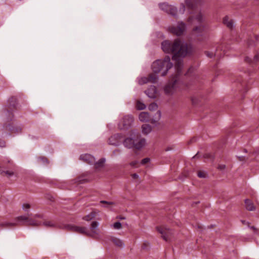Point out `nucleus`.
Segmentation results:
<instances>
[{"label": "nucleus", "mask_w": 259, "mask_h": 259, "mask_svg": "<svg viewBox=\"0 0 259 259\" xmlns=\"http://www.w3.org/2000/svg\"><path fill=\"white\" fill-rule=\"evenodd\" d=\"M161 48L165 53L174 54L172 59L175 62V68L179 74L183 67L182 58L191 52V48L184 41L177 39L172 43L168 40L163 41Z\"/></svg>", "instance_id": "f257e3e1"}, {"label": "nucleus", "mask_w": 259, "mask_h": 259, "mask_svg": "<svg viewBox=\"0 0 259 259\" xmlns=\"http://www.w3.org/2000/svg\"><path fill=\"white\" fill-rule=\"evenodd\" d=\"M172 66V64L170 62V57L167 56L163 60H158L154 61L152 64V69L154 72L153 74L157 75L158 73L161 71V75L165 76Z\"/></svg>", "instance_id": "f03ea898"}, {"label": "nucleus", "mask_w": 259, "mask_h": 259, "mask_svg": "<svg viewBox=\"0 0 259 259\" xmlns=\"http://www.w3.org/2000/svg\"><path fill=\"white\" fill-rule=\"evenodd\" d=\"M139 134L135 131H132L128 137L124 139L123 142V145L127 148H134L137 139L139 138Z\"/></svg>", "instance_id": "7ed1b4c3"}, {"label": "nucleus", "mask_w": 259, "mask_h": 259, "mask_svg": "<svg viewBox=\"0 0 259 259\" xmlns=\"http://www.w3.org/2000/svg\"><path fill=\"white\" fill-rule=\"evenodd\" d=\"M134 121V118L132 116L127 115L124 116L119 122L118 124V128L120 130L128 129L132 125Z\"/></svg>", "instance_id": "20e7f679"}, {"label": "nucleus", "mask_w": 259, "mask_h": 259, "mask_svg": "<svg viewBox=\"0 0 259 259\" xmlns=\"http://www.w3.org/2000/svg\"><path fill=\"white\" fill-rule=\"evenodd\" d=\"M186 24L182 22H179L177 25L170 26L168 28L169 32L177 36H180L183 34L186 30Z\"/></svg>", "instance_id": "39448f33"}, {"label": "nucleus", "mask_w": 259, "mask_h": 259, "mask_svg": "<svg viewBox=\"0 0 259 259\" xmlns=\"http://www.w3.org/2000/svg\"><path fill=\"white\" fill-rule=\"evenodd\" d=\"M99 223L96 221H93L91 227L88 229V236L94 238H98L100 236V230L99 229Z\"/></svg>", "instance_id": "423d86ee"}, {"label": "nucleus", "mask_w": 259, "mask_h": 259, "mask_svg": "<svg viewBox=\"0 0 259 259\" xmlns=\"http://www.w3.org/2000/svg\"><path fill=\"white\" fill-rule=\"evenodd\" d=\"M30 215H31V214L28 215H20L16 218V222L14 223L7 222L5 223H2L1 224V225L5 227H12L17 226L19 223L23 222H26V223H27Z\"/></svg>", "instance_id": "0eeeda50"}, {"label": "nucleus", "mask_w": 259, "mask_h": 259, "mask_svg": "<svg viewBox=\"0 0 259 259\" xmlns=\"http://www.w3.org/2000/svg\"><path fill=\"white\" fill-rule=\"evenodd\" d=\"M178 84V80L177 76L175 77L171 83H168L164 88V92L165 94L168 95H171L174 93L176 91Z\"/></svg>", "instance_id": "6e6552de"}, {"label": "nucleus", "mask_w": 259, "mask_h": 259, "mask_svg": "<svg viewBox=\"0 0 259 259\" xmlns=\"http://www.w3.org/2000/svg\"><path fill=\"white\" fill-rule=\"evenodd\" d=\"M158 232L161 234L162 238L165 241H168L170 237L172 235V232L166 227H157Z\"/></svg>", "instance_id": "1a4fd4ad"}, {"label": "nucleus", "mask_w": 259, "mask_h": 259, "mask_svg": "<svg viewBox=\"0 0 259 259\" xmlns=\"http://www.w3.org/2000/svg\"><path fill=\"white\" fill-rule=\"evenodd\" d=\"M205 21V17L201 12L196 13L194 16L190 17L188 21L192 24H201Z\"/></svg>", "instance_id": "9d476101"}, {"label": "nucleus", "mask_w": 259, "mask_h": 259, "mask_svg": "<svg viewBox=\"0 0 259 259\" xmlns=\"http://www.w3.org/2000/svg\"><path fill=\"white\" fill-rule=\"evenodd\" d=\"M158 79V76L155 74H150L148 77H143L139 79L138 82L140 84H143L148 82L155 83Z\"/></svg>", "instance_id": "9b49d317"}, {"label": "nucleus", "mask_w": 259, "mask_h": 259, "mask_svg": "<svg viewBox=\"0 0 259 259\" xmlns=\"http://www.w3.org/2000/svg\"><path fill=\"white\" fill-rule=\"evenodd\" d=\"M160 8L165 11L166 13L170 14L172 16H176L177 14V9L172 6H169L166 3L159 5Z\"/></svg>", "instance_id": "f8f14e48"}, {"label": "nucleus", "mask_w": 259, "mask_h": 259, "mask_svg": "<svg viewBox=\"0 0 259 259\" xmlns=\"http://www.w3.org/2000/svg\"><path fill=\"white\" fill-rule=\"evenodd\" d=\"M122 139V135L117 134L111 136L108 140V143L110 145L117 146L120 143Z\"/></svg>", "instance_id": "ddd939ff"}, {"label": "nucleus", "mask_w": 259, "mask_h": 259, "mask_svg": "<svg viewBox=\"0 0 259 259\" xmlns=\"http://www.w3.org/2000/svg\"><path fill=\"white\" fill-rule=\"evenodd\" d=\"M139 120L142 122H148L151 120L152 123H154L155 120L151 119V116L147 112H142L139 116Z\"/></svg>", "instance_id": "4468645a"}, {"label": "nucleus", "mask_w": 259, "mask_h": 259, "mask_svg": "<svg viewBox=\"0 0 259 259\" xmlns=\"http://www.w3.org/2000/svg\"><path fill=\"white\" fill-rule=\"evenodd\" d=\"M80 159L90 164H93L95 163V158L92 155L89 154L81 155L80 156Z\"/></svg>", "instance_id": "2eb2a0df"}, {"label": "nucleus", "mask_w": 259, "mask_h": 259, "mask_svg": "<svg viewBox=\"0 0 259 259\" xmlns=\"http://www.w3.org/2000/svg\"><path fill=\"white\" fill-rule=\"evenodd\" d=\"M71 229L76 233L88 236V228L85 227L72 226Z\"/></svg>", "instance_id": "dca6fc26"}, {"label": "nucleus", "mask_w": 259, "mask_h": 259, "mask_svg": "<svg viewBox=\"0 0 259 259\" xmlns=\"http://www.w3.org/2000/svg\"><path fill=\"white\" fill-rule=\"evenodd\" d=\"M146 95L150 98H155L156 96V89L155 86L151 85L147 90L145 91Z\"/></svg>", "instance_id": "f3484780"}, {"label": "nucleus", "mask_w": 259, "mask_h": 259, "mask_svg": "<svg viewBox=\"0 0 259 259\" xmlns=\"http://www.w3.org/2000/svg\"><path fill=\"white\" fill-rule=\"evenodd\" d=\"M146 144V139L144 138H138L134 146V148L137 149H141Z\"/></svg>", "instance_id": "a211bd4d"}, {"label": "nucleus", "mask_w": 259, "mask_h": 259, "mask_svg": "<svg viewBox=\"0 0 259 259\" xmlns=\"http://www.w3.org/2000/svg\"><path fill=\"white\" fill-rule=\"evenodd\" d=\"M245 208L247 210L249 211H253L255 209V207L254 206L253 202L249 199H245Z\"/></svg>", "instance_id": "6ab92c4d"}, {"label": "nucleus", "mask_w": 259, "mask_h": 259, "mask_svg": "<svg viewBox=\"0 0 259 259\" xmlns=\"http://www.w3.org/2000/svg\"><path fill=\"white\" fill-rule=\"evenodd\" d=\"M98 212L96 211H92L89 214L84 216L82 219L86 221H90L93 220L95 217L98 214Z\"/></svg>", "instance_id": "aec40b11"}, {"label": "nucleus", "mask_w": 259, "mask_h": 259, "mask_svg": "<svg viewBox=\"0 0 259 259\" xmlns=\"http://www.w3.org/2000/svg\"><path fill=\"white\" fill-rule=\"evenodd\" d=\"M223 23L230 29H232L234 27L233 21L232 19H230L228 16L224 17L223 19Z\"/></svg>", "instance_id": "412c9836"}, {"label": "nucleus", "mask_w": 259, "mask_h": 259, "mask_svg": "<svg viewBox=\"0 0 259 259\" xmlns=\"http://www.w3.org/2000/svg\"><path fill=\"white\" fill-rule=\"evenodd\" d=\"M152 131L151 125L147 124H144L142 126V132L144 135L149 134Z\"/></svg>", "instance_id": "4be33fe9"}, {"label": "nucleus", "mask_w": 259, "mask_h": 259, "mask_svg": "<svg viewBox=\"0 0 259 259\" xmlns=\"http://www.w3.org/2000/svg\"><path fill=\"white\" fill-rule=\"evenodd\" d=\"M111 240L114 244L118 247H123L124 246V244L123 241L118 238L112 237Z\"/></svg>", "instance_id": "5701e85b"}, {"label": "nucleus", "mask_w": 259, "mask_h": 259, "mask_svg": "<svg viewBox=\"0 0 259 259\" xmlns=\"http://www.w3.org/2000/svg\"><path fill=\"white\" fill-rule=\"evenodd\" d=\"M204 30V27L202 25H200L198 26L195 27L193 30V31L194 33L196 34L199 35Z\"/></svg>", "instance_id": "b1692460"}, {"label": "nucleus", "mask_w": 259, "mask_h": 259, "mask_svg": "<svg viewBox=\"0 0 259 259\" xmlns=\"http://www.w3.org/2000/svg\"><path fill=\"white\" fill-rule=\"evenodd\" d=\"M185 3L189 9H194L196 5V3L193 0H185Z\"/></svg>", "instance_id": "393cba45"}, {"label": "nucleus", "mask_w": 259, "mask_h": 259, "mask_svg": "<svg viewBox=\"0 0 259 259\" xmlns=\"http://www.w3.org/2000/svg\"><path fill=\"white\" fill-rule=\"evenodd\" d=\"M27 225L32 226H38L40 225L41 223L40 222L35 221L32 219L29 218Z\"/></svg>", "instance_id": "a878e982"}, {"label": "nucleus", "mask_w": 259, "mask_h": 259, "mask_svg": "<svg viewBox=\"0 0 259 259\" xmlns=\"http://www.w3.org/2000/svg\"><path fill=\"white\" fill-rule=\"evenodd\" d=\"M30 207L31 205L28 203H24L22 205V208L25 212L29 211L30 210Z\"/></svg>", "instance_id": "bb28decb"}, {"label": "nucleus", "mask_w": 259, "mask_h": 259, "mask_svg": "<svg viewBox=\"0 0 259 259\" xmlns=\"http://www.w3.org/2000/svg\"><path fill=\"white\" fill-rule=\"evenodd\" d=\"M111 227L116 230H119L122 228V224L119 222H117L111 225Z\"/></svg>", "instance_id": "cd10ccee"}, {"label": "nucleus", "mask_w": 259, "mask_h": 259, "mask_svg": "<svg viewBox=\"0 0 259 259\" xmlns=\"http://www.w3.org/2000/svg\"><path fill=\"white\" fill-rule=\"evenodd\" d=\"M105 162V159L101 158L97 162H95V163L94 164L96 165V167L98 168L100 167H102L103 165V164Z\"/></svg>", "instance_id": "c85d7f7f"}, {"label": "nucleus", "mask_w": 259, "mask_h": 259, "mask_svg": "<svg viewBox=\"0 0 259 259\" xmlns=\"http://www.w3.org/2000/svg\"><path fill=\"white\" fill-rule=\"evenodd\" d=\"M136 107L138 110H143L146 108V105L140 101L137 102Z\"/></svg>", "instance_id": "c756f323"}, {"label": "nucleus", "mask_w": 259, "mask_h": 259, "mask_svg": "<svg viewBox=\"0 0 259 259\" xmlns=\"http://www.w3.org/2000/svg\"><path fill=\"white\" fill-rule=\"evenodd\" d=\"M43 225L47 227H54L55 224L52 221H45L43 223Z\"/></svg>", "instance_id": "7c9ffc66"}, {"label": "nucleus", "mask_w": 259, "mask_h": 259, "mask_svg": "<svg viewBox=\"0 0 259 259\" xmlns=\"http://www.w3.org/2000/svg\"><path fill=\"white\" fill-rule=\"evenodd\" d=\"M197 176L201 178H205L207 177V174L204 171H199L197 173Z\"/></svg>", "instance_id": "2f4dec72"}, {"label": "nucleus", "mask_w": 259, "mask_h": 259, "mask_svg": "<svg viewBox=\"0 0 259 259\" xmlns=\"http://www.w3.org/2000/svg\"><path fill=\"white\" fill-rule=\"evenodd\" d=\"M2 173H5L8 177H11L15 175V172L13 170H6L3 171Z\"/></svg>", "instance_id": "473e14b6"}, {"label": "nucleus", "mask_w": 259, "mask_h": 259, "mask_svg": "<svg viewBox=\"0 0 259 259\" xmlns=\"http://www.w3.org/2000/svg\"><path fill=\"white\" fill-rule=\"evenodd\" d=\"M157 108V105L156 103H152L149 106V109L150 110H154Z\"/></svg>", "instance_id": "72a5a7b5"}, {"label": "nucleus", "mask_w": 259, "mask_h": 259, "mask_svg": "<svg viewBox=\"0 0 259 259\" xmlns=\"http://www.w3.org/2000/svg\"><path fill=\"white\" fill-rule=\"evenodd\" d=\"M149 161H150V158H144L141 161V164H145L149 162Z\"/></svg>", "instance_id": "f704fd0d"}, {"label": "nucleus", "mask_w": 259, "mask_h": 259, "mask_svg": "<svg viewBox=\"0 0 259 259\" xmlns=\"http://www.w3.org/2000/svg\"><path fill=\"white\" fill-rule=\"evenodd\" d=\"M139 163V162L137 160H135V161H132L131 162L130 164V165H131L132 166H133V167H137V164Z\"/></svg>", "instance_id": "c9c22d12"}, {"label": "nucleus", "mask_w": 259, "mask_h": 259, "mask_svg": "<svg viewBox=\"0 0 259 259\" xmlns=\"http://www.w3.org/2000/svg\"><path fill=\"white\" fill-rule=\"evenodd\" d=\"M100 203H103V204H106L107 205H112L114 204V203L113 202H110V201H104V200H102V201H100Z\"/></svg>", "instance_id": "e433bc0d"}, {"label": "nucleus", "mask_w": 259, "mask_h": 259, "mask_svg": "<svg viewBox=\"0 0 259 259\" xmlns=\"http://www.w3.org/2000/svg\"><path fill=\"white\" fill-rule=\"evenodd\" d=\"M181 7V8L180 9L179 13L181 14H183L185 11V6L183 4H182Z\"/></svg>", "instance_id": "4c0bfd02"}, {"label": "nucleus", "mask_w": 259, "mask_h": 259, "mask_svg": "<svg viewBox=\"0 0 259 259\" xmlns=\"http://www.w3.org/2000/svg\"><path fill=\"white\" fill-rule=\"evenodd\" d=\"M120 152V151L119 150L116 149V150H114V151H113L111 156H115L117 154V153H119Z\"/></svg>", "instance_id": "58836bf2"}, {"label": "nucleus", "mask_w": 259, "mask_h": 259, "mask_svg": "<svg viewBox=\"0 0 259 259\" xmlns=\"http://www.w3.org/2000/svg\"><path fill=\"white\" fill-rule=\"evenodd\" d=\"M6 146L5 142L0 139V147H4Z\"/></svg>", "instance_id": "ea45409f"}, {"label": "nucleus", "mask_w": 259, "mask_h": 259, "mask_svg": "<svg viewBox=\"0 0 259 259\" xmlns=\"http://www.w3.org/2000/svg\"><path fill=\"white\" fill-rule=\"evenodd\" d=\"M206 55L208 57L212 58L214 56V54L212 53L206 52Z\"/></svg>", "instance_id": "a19ab883"}, {"label": "nucleus", "mask_w": 259, "mask_h": 259, "mask_svg": "<svg viewBox=\"0 0 259 259\" xmlns=\"http://www.w3.org/2000/svg\"><path fill=\"white\" fill-rule=\"evenodd\" d=\"M39 160L43 163L48 162V160L45 157L40 158Z\"/></svg>", "instance_id": "79ce46f5"}, {"label": "nucleus", "mask_w": 259, "mask_h": 259, "mask_svg": "<svg viewBox=\"0 0 259 259\" xmlns=\"http://www.w3.org/2000/svg\"><path fill=\"white\" fill-rule=\"evenodd\" d=\"M226 167V166L225 165H224V164H222V165H220L219 166H218V168L221 169V170H223Z\"/></svg>", "instance_id": "37998d69"}, {"label": "nucleus", "mask_w": 259, "mask_h": 259, "mask_svg": "<svg viewBox=\"0 0 259 259\" xmlns=\"http://www.w3.org/2000/svg\"><path fill=\"white\" fill-rule=\"evenodd\" d=\"M42 218V215L36 214L34 215V218Z\"/></svg>", "instance_id": "c03bdc74"}, {"label": "nucleus", "mask_w": 259, "mask_h": 259, "mask_svg": "<svg viewBox=\"0 0 259 259\" xmlns=\"http://www.w3.org/2000/svg\"><path fill=\"white\" fill-rule=\"evenodd\" d=\"M9 129H10V130H11V131H14V132H17V133H18L19 131H21V129H20V128H18V129H16V130H15L14 128H10Z\"/></svg>", "instance_id": "a18cd8bd"}, {"label": "nucleus", "mask_w": 259, "mask_h": 259, "mask_svg": "<svg viewBox=\"0 0 259 259\" xmlns=\"http://www.w3.org/2000/svg\"><path fill=\"white\" fill-rule=\"evenodd\" d=\"M132 177L134 179H137L138 178V175L136 174H134L132 175Z\"/></svg>", "instance_id": "49530a36"}, {"label": "nucleus", "mask_w": 259, "mask_h": 259, "mask_svg": "<svg viewBox=\"0 0 259 259\" xmlns=\"http://www.w3.org/2000/svg\"><path fill=\"white\" fill-rule=\"evenodd\" d=\"M258 56L257 55H256L254 57V59H253V61H256L258 60Z\"/></svg>", "instance_id": "de8ad7c7"}, {"label": "nucleus", "mask_w": 259, "mask_h": 259, "mask_svg": "<svg viewBox=\"0 0 259 259\" xmlns=\"http://www.w3.org/2000/svg\"><path fill=\"white\" fill-rule=\"evenodd\" d=\"M239 160H243V157H239Z\"/></svg>", "instance_id": "09e8293b"}, {"label": "nucleus", "mask_w": 259, "mask_h": 259, "mask_svg": "<svg viewBox=\"0 0 259 259\" xmlns=\"http://www.w3.org/2000/svg\"><path fill=\"white\" fill-rule=\"evenodd\" d=\"M248 60V61H249V62L251 61V59H250L248 57H247V58H246V60Z\"/></svg>", "instance_id": "8fccbe9b"}, {"label": "nucleus", "mask_w": 259, "mask_h": 259, "mask_svg": "<svg viewBox=\"0 0 259 259\" xmlns=\"http://www.w3.org/2000/svg\"><path fill=\"white\" fill-rule=\"evenodd\" d=\"M209 154H206V157H208Z\"/></svg>", "instance_id": "3c124183"}, {"label": "nucleus", "mask_w": 259, "mask_h": 259, "mask_svg": "<svg viewBox=\"0 0 259 259\" xmlns=\"http://www.w3.org/2000/svg\"><path fill=\"white\" fill-rule=\"evenodd\" d=\"M197 154L196 155H195V156H194L193 158H194L195 156H197Z\"/></svg>", "instance_id": "603ef678"}]
</instances>
